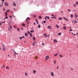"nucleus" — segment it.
Segmentation results:
<instances>
[{
  "label": "nucleus",
  "mask_w": 78,
  "mask_h": 78,
  "mask_svg": "<svg viewBox=\"0 0 78 78\" xmlns=\"http://www.w3.org/2000/svg\"><path fill=\"white\" fill-rule=\"evenodd\" d=\"M76 5H78V2H76Z\"/></svg>",
  "instance_id": "43"
},
{
  "label": "nucleus",
  "mask_w": 78,
  "mask_h": 78,
  "mask_svg": "<svg viewBox=\"0 0 78 78\" xmlns=\"http://www.w3.org/2000/svg\"><path fill=\"white\" fill-rule=\"evenodd\" d=\"M41 28V26L39 24L38 26V28Z\"/></svg>",
  "instance_id": "27"
},
{
  "label": "nucleus",
  "mask_w": 78,
  "mask_h": 78,
  "mask_svg": "<svg viewBox=\"0 0 78 78\" xmlns=\"http://www.w3.org/2000/svg\"><path fill=\"white\" fill-rule=\"evenodd\" d=\"M39 19H42V16H39Z\"/></svg>",
  "instance_id": "16"
},
{
  "label": "nucleus",
  "mask_w": 78,
  "mask_h": 78,
  "mask_svg": "<svg viewBox=\"0 0 78 78\" xmlns=\"http://www.w3.org/2000/svg\"><path fill=\"white\" fill-rule=\"evenodd\" d=\"M73 6H74V7H76V4H73Z\"/></svg>",
  "instance_id": "32"
},
{
  "label": "nucleus",
  "mask_w": 78,
  "mask_h": 78,
  "mask_svg": "<svg viewBox=\"0 0 78 78\" xmlns=\"http://www.w3.org/2000/svg\"><path fill=\"white\" fill-rule=\"evenodd\" d=\"M33 72L34 73H36V71L34 70H33Z\"/></svg>",
  "instance_id": "29"
},
{
  "label": "nucleus",
  "mask_w": 78,
  "mask_h": 78,
  "mask_svg": "<svg viewBox=\"0 0 78 78\" xmlns=\"http://www.w3.org/2000/svg\"><path fill=\"white\" fill-rule=\"evenodd\" d=\"M70 31H72V30L71 29H70Z\"/></svg>",
  "instance_id": "58"
},
{
  "label": "nucleus",
  "mask_w": 78,
  "mask_h": 78,
  "mask_svg": "<svg viewBox=\"0 0 78 78\" xmlns=\"http://www.w3.org/2000/svg\"><path fill=\"white\" fill-rule=\"evenodd\" d=\"M63 30H66V27L64 26L63 27Z\"/></svg>",
  "instance_id": "12"
},
{
  "label": "nucleus",
  "mask_w": 78,
  "mask_h": 78,
  "mask_svg": "<svg viewBox=\"0 0 78 78\" xmlns=\"http://www.w3.org/2000/svg\"><path fill=\"white\" fill-rule=\"evenodd\" d=\"M10 18H12V16H10Z\"/></svg>",
  "instance_id": "59"
},
{
  "label": "nucleus",
  "mask_w": 78,
  "mask_h": 78,
  "mask_svg": "<svg viewBox=\"0 0 78 78\" xmlns=\"http://www.w3.org/2000/svg\"><path fill=\"white\" fill-rule=\"evenodd\" d=\"M59 56L60 58H62V55H59Z\"/></svg>",
  "instance_id": "31"
},
{
  "label": "nucleus",
  "mask_w": 78,
  "mask_h": 78,
  "mask_svg": "<svg viewBox=\"0 0 78 78\" xmlns=\"http://www.w3.org/2000/svg\"><path fill=\"white\" fill-rule=\"evenodd\" d=\"M30 20V18L28 17L27 18L26 21H28V20Z\"/></svg>",
  "instance_id": "5"
},
{
  "label": "nucleus",
  "mask_w": 78,
  "mask_h": 78,
  "mask_svg": "<svg viewBox=\"0 0 78 78\" xmlns=\"http://www.w3.org/2000/svg\"><path fill=\"white\" fill-rule=\"evenodd\" d=\"M9 26H10V28L11 30V29H12V26H10V25H9Z\"/></svg>",
  "instance_id": "30"
},
{
  "label": "nucleus",
  "mask_w": 78,
  "mask_h": 78,
  "mask_svg": "<svg viewBox=\"0 0 78 78\" xmlns=\"http://www.w3.org/2000/svg\"><path fill=\"white\" fill-rule=\"evenodd\" d=\"M58 55V53H56L54 55V56H56Z\"/></svg>",
  "instance_id": "26"
},
{
  "label": "nucleus",
  "mask_w": 78,
  "mask_h": 78,
  "mask_svg": "<svg viewBox=\"0 0 78 78\" xmlns=\"http://www.w3.org/2000/svg\"><path fill=\"white\" fill-rule=\"evenodd\" d=\"M30 36H31V37H33V35H32V34H31V33H30Z\"/></svg>",
  "instance_id": "23"
},
{
  "label": "nucleus",
  "mask_w": 78,
  "mask_h": 78,
  "mask_svg": "<svg viewBox=\"0 0 78 78\" xmlns=\"http://www.w3.org/2000/svg\"><path fill=\"white\" fill-rule=\"evenodd\" d=\"M36 43L35 42H34L33 44V45L34 46L36 45Z\"/></svg>",
  "instance_id": "8"
},
{
  "label": "nucleus",
  "mask_w": 78,
  "mask_h": 78,
  "mask_svg": "<svg viewBox=\"0 0 78 78\" xmlns=\"http://www.w3.org/2000/svg\"><path fill=\"white\" fill-rule=\"evenodd\" d=\"M9 69V67H8H8H6V69Z\"/></svg>",
  "instance_id": "46"
},
{
  "label": "nucleus",
  "mask_w": 78,
  "mask_h": 78,
  "mask_svg": "<svg viewBox=\"0 0 78 78\" xmlns=\"http://www.w3.org/2000/svg\"><path fill=\"white\" fill-rule=\"evenodd\" d=\"M17 30H18V31H20V29L19 28H18Z\"/></svg>",
  "instance_id": "33"
},
{
  "label": "nucleus",
  "mask_w": 78,
  "mask_h": 78,
  "mask_svg": "<svg viewBox=\"0 0 78 78\" xmlns=\"http://www.w3.org/2000/svg\"><path fill=\"white\" fill-rule=\"evenodd\" d=\"M63 19H64V20H66V18L65 17H63Z\"/></svg>",
  "instance_id": "45"
},
{
  "label": "nucleus",
  "mask_w": 78,
  "mask_h": 78,
  "mask_svg": "<svg viewBox=\"0 0 78 78\" xmlns=\"http://www.w3.org/2000/svg\"><path fill=\"white\" fill-rule=\"evenodd\" d=\"M33 17H37V16L36 15H33Z\"/></svg>",
  "instance_id": "17"
},
{
  "label": "nucleus",
  "mask_w": 78,
  "mask_h": 78,
  "mask_svg": "<svg viewBox=\"0 0 78 78\" xmlns=\"http://www.w3.org/2000/svg\"><path fill=\"white\" fill-rule=\"evenodd\" d=\"M33 39L34 41H36L35 38L34 37H33Z\"/></svg>",
  "instance_id": "14"
},
{
  "label": "nucleus",
  "mask_w": 78,
  "mask_h": 78,
  "mask_svg": "<svg viewBox=\"0 0 78 78\" xmlns=\"http://www.w3.org/2000/svg\"><path fill=\"white\" fill-rule=\"evenodd\" d=\"M8 17H7V16H6L5 18V19H8Z\"/></svg>",
  "instance_id": "34"
},
{
  "label": "nucleus",
  "mask_w": 78,
  "mask_h": 78,
  "mask_svg": "<svg viewBox=\"0 0 78 78\" xmlns=\"http://www.w3.org/2000/svg\"><path fill=\"white\" fill-rule=\"evenodd\" d=\"M25 36L27 37V36H28V34L27 33H26L25 34Z\"/></svg>",
  "instance_id": "20"
},
{
  "label": "nucleus",
  "mask_w": 78,
  "mask_h": 78,
  "mask_svg": "<svg viewBox=\"0 0 78 78\" xmlns=\"http://www.w3.org/2000/svg\"><path fill=\"white\" fill-rule=\"evenodd\" d=\"M48 29H50V30L51 29V27H50V26H48Z\"/></svg>",
  "instance_id": "7"
},
{
  "label": "nucleus",
  "mask_w": 78,
  "mask_h": 78,
  "mask_svg": "<svg viewBox=\"0 0 78 78\" xmlns=\"http://www.w3.org/2000/svg\"><path fill=\"white\" fill-rule=\"evenodd\" d=\"M9 11H10V10H7L6 12H9Z\"/></svg>",
  "instance_id": "41"
},
{
  "label": "nucleus",
  "mask_w": 78,
  "mask_h": 78,
  "mask_svg": "<svg viewBox=\"0 0 78 78\" xmlns=\"http://www.w3.org/2000/svg\"><path fill=\"white\" fill-rule=\"evenodd\" d=\"M31 33H33L34 32V30H30Z\"/></svg>",
  "instance_id": "25"
},
{
  "label": "nucleus",
  "mask_w": 78,
  "mask_h": 78,
  "mask_svg": "<svg viewBox=\"0 0 78 78\" xmlns=\"http://www.w3.org/2000/svg\"><path fill=\"white\" fill-rule=\"evenodd\" d=\"M35 20H36V22H38V20H37L36 19H35Z\"/></svg>",
  "instance_id": "49"
},
{
  "label": "nucleus",
  "mask_w": 78,
  "mask_h": 78,
  "mask_svg": "<svg viewBox=\"0 0 78 78\" xmlns=\"http://www.w3.org/2000/svg\"><path fill=\"white\" fill-rule=\"evenodd\" d=\"M52 16H54V15L52 14L51 15Z\"/></svg>",
  "instance_id": "63"
},
{
  "label": "nucleus",
  "mask_w": 78,
  "mask_h": 78,
  "mask_svg": "<svg viewBox=\"0 0 78 78\" xmlns=\"http://www.w3.org/2000/svg\"><path fill=\"white\" fill-rule=\"evenodd\" d=\"M34 25H36V23H34Z\"/></svg>",
  "instance_id": "61"
},
{
  "label": "nucleus",
  "mask_w": 78,
  "mask_h": 78,
  "mask_svg": "<svg viewBox=\"0 0 78 78\" xmlns=\"http://www.w3.org/2000/svg\"><path fill=\"white\" fill-rule=\"evenodd\" d=\"M58 20H62V18L61 17H60L58 19Z\"/></svg>",
  "instance_id": "22"
},
{
  "label": "nucleus",
  "mask_w": 78,
  "mask_h": 78,
  "mask_svg": "<svg viewBox=\"0 0 78 78\" xmlns=\"http://www.w3.org/2000/svg\"><path fill=\"white\" fill-rule=\"evenodd\" d=\"M5 6H8V4L7 2H5Z\"/></svg>",
  "instance_id": "3"
},
{
  "label": "nucleus",
  "mask_w": 78,
  "mask_h": 78,
  "mask_svg": "<svg viewBox=\"0 0 78 78\" xmlns=\"http://www.w3.org/2000/svg\"><path fill=\"white\" fill-rule=\"evenodd\" d=\"M20 39H22V37H20Z\"/></svg>",
  "instance_id": "57"
},
{
  "label": "nucleus",
  "mask_w": 78,
  "mask_h": 78,
  "mask_svg": "<svg viewBox=\"0 0 78 78\" xmlns=\"http://www.w3.org/2000/svg\"><path fill=\"white\" fill-rule=\"evenodd\" d=\"M56 27L57 28H59V27L58 26V25L56 24Z\"/></svg>",
  "instance_id": "13"
},
{
  "label": "nucleus",
  "mask_w": 78,
  "mask_h": 78,
  "mask_svg": "<svg viewBox=\"0 0 78 78\" xmlns=\"http://www.w3.org/2000/svg\"><path fill=\"white\" fill-rule=\"evenodd\" d=\"M25 75H26V76H27L28 75L27 73H25Z\"/></svg>",
  "instance_id": "35"
},
{
  "label": "nucleus",
  "mask_w": 78,
  "mask_h": 78,
  "mask_svg": "<svg viewBox=\"0 0 78 78\" xmlns=\"http://www.w3.org/2000/svg\"><path fill=\"white\" fill-rule=\"evenodd\" d=\"M3 11H5V10H6V9H5V8L3 7Z\"/></svg>",
  "instance_id": "37"
},
{
  "label": "nucleus",
  "mask_w": 78,
  "mask_h": 78,
  "mask_svg": "<svg viewBox=\"0 0 78 78\" xmlns=\"http://www.w3.org/2000/svg\"><path fill=\"white\" fill-rule=\"evenodd\" d=\"M47 19L48 20L49 19H50V18H49V16H46V17H45V20L47 21Z\"/></svg>",
  "instance_id": "2"
},
{
  "label": "nucleus",
  "mask_w": 78,
  "mask_h": 78,
  "mask_svg": "<svg viewBox=\"0 0 78 78\" xmlns=\"http://www.w3.org/2000/svg\"><path fill=\"white\" fill-rule=\"evenodd\" d=\"M75 17H78V16L76 15V14H75Z\"/></svg>",
  "instance_id": "39"
},
{
  "label": "nucleus",
  "mask_w": 78,
  "mask_h": 78,
  "mask_svg": "<svg viewBox=\"0 0 78 78\" xmlns=\"http://www.w3.org/2000/svg\"><path fill=\"white\" fill-rule=\"evenodd\" d=\"M5 16H7V15H8V13L5 12Z\"/></svg>",
  "instance_id": "18"
},
{
  "label": "nucleus",
  "mask_w": 78,
  "mask_h": 78,
  "mask_svg": "<svg viewBox=\"0 0 78 78\" xmlns=\"http://www.w3.org/2000/svg\"><path fill=\"white\" fill-rule=\"evenodd\" d=\"M35 20H36V22H38V20H37L36 19H35Z\"/></svg>",
  "instance_id": "48"
},
{
  "label": "nucleus",
  "mask_w": 78,
  "mask_h": 78,
  "mask_svg": "<svg viewBox=\"0 0 78 78\" xmlns=\"http://www.w3.org/2000/svg\"><path fill=\"white\" fill-rule=\"evenodd\" d=\"M24 37V36H22V37L23 38H24V37Z\"/></svg>",
  "instance_id": "60"
},
{
  "label": "nucleus",
  "mask_w": 78,
  "mask_h": 78,
  "mask_svg": "<svg viewBox=\"0 0 78 78\" xmlns=\"http://www.w3.org/2000/svg\"><path fill=\"white\" fill-rule=\"evenodd\" d=\"M2 50H4V51H6V50H5V49H6V48H5V45H3L2 47Z\"/></svg>",
  "instance_id": "1"
},
{
  "label": "nucleus",
  "mask_w": 78,
  "mask_h": 78,
  "mask_svg": "<svg viewBox=\"0 0 78 78\" xmlns=\"http://www.w3.org/2000/svg\"><path fill=\"white\" fill-rule=\"evenodd\" d=\"M22 26L23 27H25V24H24V23H23L22 25Z\"/></svg>",
  "instance_id": "11"
},
{
  "label": "nucleus",
  "mask_w": 78,
  "mask_h": 78,
  "mask_svg": "<svg viewBox=\"0 0 78 78\" xmlns=\"http://www.w3.org/2000/svg\"><path fill=\"white\" fill-rule=\"evenodd\" d=\"M56 60H54V64H55L56 63Z\"/></svg>",
  "instance_id": "42"
},
{
  "label": "nucleus",
  "mask_w": 78,
  "mask_h": 78,
  "mask_svg": "<svg viewBox=\"0 0 78 78\" xmlns=\"http://www.w3.org/2000/svg\"><path fill=\"white\" fill-rule=\"evenodd\" d=\"M43 35L45 36V37H47V34H43Z\"/></svg>",
  "instance_id": "9"
},
{
  "label": "nucleus",
  "mask_w": 78,
  "mask_h": 78,
  "mask_svg": "<svg viewBox=\"0 0 78 78\" xmlns=\"http://www.w3.org/2000/svg\"><path fill=\"white\" fill-rule=\"evenodd\" d=\"M0 26H2V22H0Z\"/></svg>",
  "instance_id": "53"
},
{
  "label": "nucleus",
  "mask_w": 78,
  "mask_h": 78,
  "mask_svg": "<svg viewBox=\"0 0 78 78\" xmlns=\"http://www.w3.org/2000/svg\"><path fill=\"white\" fill-rule=\"evenodd\" d=\"M43 23H46V21H43Z\"/></svg>",
  "instance_id": "40"
},
{
  "label": "nucleus",
  "mask_w": 78,
  "mask_h": 78,
  "mask_svg": "<svg viewBox=\"0 0 78 78\" xmlns=\"http://www.w3.org/2000/svg\"><path fill=\"white\" fill-rule=\"evenodd\" d=\"M69 11V12H71V11H70V9H68Z\"/></svg>",
  "instance_id": "54"
},
{
  "label": "nucleus",
  "mask_w": 78,
  "mask_h": 78,
  "mask_svg": "<svg viewBox=\"0 0 78 78\" xmlns=\"http://www.w3.org/2000/svg\"><path fill=\"white\" fill-rule=\"evenodd\" d=\"M74 22H75V21H73L72 22V23H74Z\"/></svg>",
  "instance_id": "50"
},
{
  "label": "nucleus",
  "mask_w": 78,
  "mask_h": 78,
  "mask_svg": "<svg viewBox=\"0 0 78 78\" xmlns=\"http://www.w3.org/2000/svg\"><path fill=\"white\" fill-rule=\"evenodd\" d=\"M14 28H17V27H16V26H14Z\"/></svg>",
  "instance_id": "36"
},
{
  "label": "nucleus",
  "mask_w": 78,
  "mask_h": 78,
  "mask_svg": "<svg viewBox=\"0 0 78 78\" xmlns=\"http://www.w3.org/2000/svg\"><path fill=\"white\" fill-rule=\"evenodd\" d=\"M54 19H56V17H54Z\"/></svg>",
  "instance_id": "64"
},
{
  "label": "nucleus",
  "mask_w": 78,
  "mask_h": 78,
  "mask_svg": "<svg viewBox=\"0 0 78 78\" xmlns=\"http://www.w3.org/2000/svg\"><path fill=\"white\" fill-rule=\"evenodd\" d=\"M58 36H60V35H61V33H58Z\"/></svg>",
  "instance_id": "24"
},
{
  "label": "nucleus",
  "mask_w": 78,
  "mask_h": 78,
  "mask_svg": "<svg viewBox=\"0 0 78 78\" xmlns=\"http://www.w3.org/2000/svg\"><path fill=\"white\" fill-rule=\"evenodd\" d=\"M2 1L3 2H4L5 0H2Z\"/></svg>",
  "instance_id": "56"
},
{
  "label": "nucleus",
  "mask_w": 78,
  "mask_h": 78,
  "mask_svg": "<svg viewBox=\"0 0 78 78\" xmlns=\"http://www.w3.org/2000/svg\"><path fill=\"white\" fill-rule=\"evenodd\" d=\"M70 17H73V15L72 14H71L70 15Z\"/></svg>",
  "instance_id": "28"
},
{
  "label": "nucleus",
  "mask_w": 78,
  "mask_h": 78,
  "mask_svg": "<svg viewBox=\"0 0 78 78\" xmlns=\"http://www.w3.org/2000/svg\"><path fill=\"white\" fill-rule=\"evenodd\" d=\"M13 5L14 6H16V2H13Z\"/></svg>",
  "instance_id": "6"
},
{
  "label": "nucleus",
  "mask_w": 78,
  "mask_h": 78,
  "mask_svg": "<svg viewBox=\"0 0 78 78\" xmlns=\"http://www.w3.org/2000/svg\"><path fill=\"white\" fill-rule=\"evenodd\" d=\"M21 29L22 30H23V28H21Z\"/></svg>",
  "instance_id": "52"
},
{
  "label": "nucleus",
  "mask_w": 78,
  "mask_h": 78,
  "mask_svg": "<svg viewBox=\"0 0 78 78\" xmlns=\"http://www.w3.org/2000/svg\"><path fill=\"white\" fill-rule=\"evenodd\" d=\"M37 58H38V57L37 56H35V58H34L36 59H37Z\"/></svg>",
  "instance_id": "19"
},
{
  "label": "nucleus",
  "mask_w": 78,
  "mask_h": 78,
  "mask_svg": "<svg viewBox=\"0 0 78 78\" xmlns=\"http://www.w3.org/2000/svg\"><path fill=\"white\" fill-rule=\"evenodd\" d=\"M14 52H15V56H16V55L17 53H16V52H15V51H14Z\"/></svg>",
  "instance_id": "38"
},
{
  "label": "nucleus",
  "mask_w": 78,
  "mask_h": 78,
  "mask_svg": "<svg viewBox=\"0 0 78 78\" xmlns=\"http://www.w3.org/2000/svg\"><path fill=\"white\" fill-rule=\"evenodd\" d=\"M54 42H56H56H57V40H56V39H54Z\"/></svg>",
  "instance_id": "10"
},
{
  "label": "nucleus",
  "mask_w": 78,
  "mask_h": 78,
  "mask_svg": "<svg viewBox=\"0 0 78 78\" xmlns=\"http://www.w3.org/2000/svg\"><path fill=\"white\" fill-rule=\"evenodd\" d=\"M71 70H72V71H73V69H72V68H71Z\"/></svg>",
  "instance_id": "55"
},
{
  "label": "nucleus",
  "mask_w": 78,
  "mask_h": 78,
  "mask_svg": "<svg viewBox=\"0 0 78 78\" xmlns=\"http://www.w3.org/2000/svg\"><path fill=\"white\" fill-rule=\"evenodd\" d=\"M49 58H50V57H49V56H46V58L47 59H49Z\"/></svg>",
  "instance_id": "15"
},
{
  "label": "nucleus",
  "mask_w": 78,
  "mask_h": 78,
  "mask_svg": "<svg viewBox=\"0 0 78 78\" xmlns=\"http://www.w3.org/2000/svg\"><path fill=\"white\" fill-rule=\"evenodd\" d=\"M27 32L28 34H30V33L29 31H28Z\"/></svg>",
  "instance_id": "47"
},
{
  "label": "nucleus",
  "mask_w": 78,
  "mask_h": 78,
  "mask_svg": "<svg viewBox=\"0 0 78 78\" xmlns=\"http://www.w3.org/2000/svg\"><path fill=\"white\" fill-rule=\"evenodd\" d=\"M75 23H78V22L76 21V20H75V21L74 22Z\"/></svg>",
  "instance_id": "44"
},
{
  "label": "nucleus",
  "mask_w": 78,
  "mask_h": 78,
  "mask_svg": "<svg viewBox=\"0 0 78 78\" xmlns=\"http://www.w3.org/2000/svg\"><path fill=\"white\" fill-rule=\"evenodd\" d=\"M66 20V21H69V20H68L67 19Z\"/></svg>",
  "instance_id": "62"
},
{
  "label": "nucleus",
  "mask_w": 78,
  "mask_h": 78,
  "mask_svg": "<svg viewBox=\"0 0 78 78\" xmlns=\"http://www.w3.org/2000/svg\"><path fill=\"white\" fill-rule=\"evenodd\" d=\"M51 76H54V73H53V72H51Z\"/></svg>",
  "instance_id": "4"
},
{
  "label": "nucleus",
  "mask_w": 78,
  "mask_h": 78,
  "mask_svg": "<svg viewBox=\"0 0 78 78\" xmlns=\"http://www.w3.org/2000/svg\"><path fill=\"white\" fill-rule=\"evenodd\" d=\"M42 45L43 46H44V43H42Z\"/></svg>",
  "instance_id": "51"
},
{
  "label": "nucleus",
  "mask_w": 78,
  "mask_h": 78,
  "mask_svg": "<svg viewBox=\"0 0 78 78\" xmlns=\"http://www.w3.org/2000/svg\"><path fill=\"white\" fill-rule=\"evenodd\" d=\"M26 23L27 24H29V21H26Z\"/></svg>",
  "instance_id": "21"
}]
</instances>
